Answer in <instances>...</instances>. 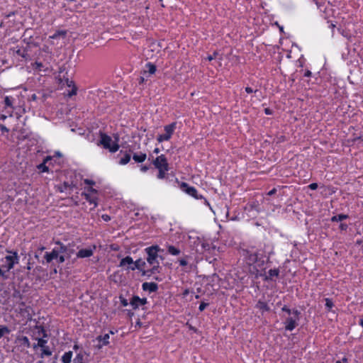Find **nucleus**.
I'll return each mask as SVG.
<instances>
[{
	"instance_id": "32",
	"label": "nucleus",
	"mask_w": 363,
	"mask_h": 363,
	"mask_svg": "<svg viewBox=\"0 0 363 363\" xmlns=\"http://www.w3.org/2000/svg\"><path fill=\"white\" fill-rule=\"evenodd\" d=\"M109 333H107L104 335L97 337L96 340L99 342H102L103 345H108L109 344Z\"/></svg>"
},
{
	"instance_id": "45",
	"label": "nucleus",
	"mask_w": 363,
	"mask_h": 363,
	"mask_svg": "<svg viewBox=\"0 0 363 363\" xmlns=\"http://www.w3.org/2000/svg\"><path fill=\"white\" fill-rule=\"evenodd\" d=\"M120 301L123 306H127L129 304L128 300L123 296H120Z\"/></svg>"
},
{
	"instance_id": "47",
	"label": "nucleus",
	"mask_w": 363,
	"mask_h": 363,
	"mask_svg": "<svg viewBox=\"0 0 363 363\" xmlns=\"http://www.w3.org/2000/svg\"><path fill=\"white\" fill-rule=\"evenodd\" d=\"M86 191L85 193H89V194H96L97 193V191L96 189H94L93 187L90 186L87 189H86Z\"/></svg>"
},
{
	"instance_id": "10",
	"label": "nucleus",
	"mask_w": 363,
	"mask_h": 363,
	"mask_svg": "<svg viewBox=\"0 0 363 363\" xmlns=\"http://www.w3.org/2000/svg\"><path fill=\"white\" fill-rule=\"evenodd\" d=\"M280 271L278 268L271 269L268 271L267 274H259L260 277H263L265 281H273L274 277L279 276Z\"/></svg>"
},
{
	"instance_id": "7",
	"label": "nucleus",
	"mask_w": 363,
	"mask_h": 363,
	"mask_svg": "<svg viewBox=\"0 0 363 363\" xmlns=\"http://www.w3.org/2000/svg\"><path fill=\"white\" fill-rule=\"evenodd\" d=\"M179 186L181 190L186 193L188 195L195 198L196 199H203L204 203L207 206H210L209 202L202 195L198 194V191L194 186H191L186 182H182Z\"/></svg>"
},
{
	"instance_id": "52",
	"label": "nucleus",
	"mask_w": 363,
	"mask_h": 363,
	"mask_svg": "<svg viewBox=\"0 0 363 363\" xmlns=\"http://www.w3.org/2000/svg\"><path fill=\"white\" fill-rule=\"evenodd\" d=\"M318 184L317 183H311V184L308 185V188L311 190H315L317 189L318 188Z\"/></svg>"
},
{
	"instance_id": "22",
	"label": "nucleus",
	"mask_w": 363,
	"mask_h": 363,
	"mask_svg": "<svg viewBox=\"0 0 363 363\" xmlns=\"http://www.w3.org/2000/svg\"><path fill=\"white\" fill-rule=\"evenodd\" d=\"M255 308L261 311L262 313L268 312L270 311V308L268 306L267 303L262 300H259L257 301Z\"/></svg>"
},
{
	"instance_id": "13",
	"label": "nucleus",
	"mask_w": 363,
	"mask_h": 363,
	"mask_svg": "<svg viewBox=\"0 0 363 363\" xmlns=\"http://www.w3.org/2000/svg\"><path fill=\"white\" fill-rule=\"evenodd\" d=\"M146 266V262L143 260L142 259H138L136 261H133V264L131 267H128V269H130L132 271H134L135 269H138L139 271L142 272V274L143 275V271H146L145 269V267Z\"/></svg>"
},
{
	"instance_id": "18",
	"label": "nucleus",
	"mask_w": 363,
	"mask_h": 363,
	"mask_svg": "<svg viewBox=\"0 0 363 363\" xmlns=\"http://www.w3.org/2000/svg\"><path fill=\"white\" fill-rule=\"evenodd\" d=\"M42 332H43V338H38V342L37 344H35L33 345V349H36L37 347H40V348H43V347H45L48 342V340H45L44 337H46L48 336L45 330L44 329H42Z\"/></svg>"
},
{
	"instance_id": "23",
	"label": "nucleus",
	"mask_w": 363,
	"mask_h": 363,
	"mask_svg": "<svg viewBox=\"0 0 363 363\" xmlns=\"http://www.w3.org/2000/svg\"><path fill=\"white\" fill-rule=\"evenodd\" d=\"M147 158V155L143 152H136L133 155V160L137 163L143 162Z\"/></svg>"
},
{
	"instance_id": "25",
	"label": "nucleus",
	"mask_w": 363,
	"mask_h": 363,
	"mask_svg": "<svg viewBox=\"0 0 363 363\" xmlns=\"http://www.w3.org/2000/svg\"><path fill=\"white\" fill-rule=\"evenodd\" d=\"M133 259L130 256H127L125 257V258H123L121 262H120V264H119V267H125V266H128V267H131V265L133 266Z\"/></svg>"
},
{
	"instance_id": "33",
	"label": "nucleus",
	"mask_w": 363,
	"mask_h": 363,
	"mask_svg": "<svg viewBox=\"0 0 363 363\" xmlns=\"http://www.w3.org/2000/svg\"><path fill=\"white\" fill-rule=\"evenodd\" d=\"M145 67L147 68V69L146 71H147L149 76L155 74L157 70L156 66L154 64H152V62H147L146 64Z\"/></svg>"
},
{
	"instance_id": "16",
	"label": "nucleus",
	"mask_w": 363,
	"mask_h": 363,
	"mask_svg": "<svg viewBox=\"0 0 363 363\" xmlns=\"http://www.w3.org/2000/svg\"><path fill=\"white\" fill-rule=\"evenodd\" d=\"M32 68L34 71L37 72H47L49 70L50 67L47 66L45 63L36 60L34 63L31 64Z\"/></svg>"
},
{
	"instance_id": "4",
	"label": "nucleus",
	"mask_w": 363,
	"mask_h": 363,
	"mask_svg": "<svg viewBox=\"0 0 363 363\" xmlns=\"http://www.w3.org/2000/svg\"><path fill=\"white\" fill-rule=\"evenodd\" d=\"M9 252L11 253L12 255H6L0 259V261L3 262L1 268L4 269L7 272H9V271L13 269L14 265L18 264L19 261V257L16 251H9Z\"/></svg>"
},
{
	"instance_id": "49",
	"label": "nucleus",
	"mask_w": 363,
	"mask_h": 363,
	"mask_svg": "<svg viewBox=\"0 0 363 363\" xmlns=\"http://www.w3.org/2000/svg\"><path fill=\"white\" fill-rule=\"evenodd\" d=\"M150 169V167L149 166H147V165H141L140 167V169L142 172H146L149 170Z\"/></svg>"
},
{
	"instance_id": "26",
	"label": "nucleus",
	"mask_w": 363,
	"mask_h": 363,
	"mask_svg": "<svg viewBox=\"0 0 363 363\" xmlns=\"http://www.w3.org/2000/svg\"><path fill=\"white\" fill-rule=\"evenodd\" d=\"M131 158V155L130 152H125L123 156L121 157L118 163L121 165H125L128 164Z\"/></svg>"
},
{
	"instance_id": "51",
	"label": "nucleus",
	"mask_w": 363,
	"mask_h": 363,
	"mask_svg": "<svg viewBox=\"0 0 363 363\" xmlns=\"http://www.w3.org/2000/svg\"><path fill=\"white\" fill-rule=\"evenodd\" d=\"M178 261L179 262V264L182 267H185L188 264V262L185 259H179Z\"/></svg>"
},
{
	"instance_id": "5",
	"label": "nucleus",
	"mask_w": 363,
	"mask_h": 363,
	"mask_svg": "<svg viewBox=\"0 0 363 363\" xmlns=\"http://www.w3.org/2000/svg\"><path fill=\"white\" fill-rule=\"evenodd\" d=\"M100 140L98 145H103L104 148L108 149L111 152H116L119 149V145L117 142L112 143L111 138L105 134L101 133L100 135Z\"/></svg>"
},
{
	"instance_id": "15",
	"label": "nucleus",
	"mask_w": 363,
	"mask_h": 363,
	"mask_svg": "<svg viewBox=\"0 0 363 363\" xmlns=\"http://www.w3.org/2000/svg\"><path fill=\"white\" fill-rule=\"evenodd\" d=\"M15 101V99L11 96H6L4 98V104L5 108H10L11 111H8L7 113L9 114V116H12L13 111L14 110L13 103Z\"/></svg>"
},
{
	"instance_id": "46",
	"label": "nucleus",
	"mask_w": 363,
	"mask_h": 363,
	"mask_svg": "<svg viewBox=\"0 0 363 363\" xmlns=\"http://www.w3.org/2000/svg\"><path fill=\"white\" fill-rule=\"evenodd\" d=\"M208 306V303H205V302L202 301L199 307V310L200 311H203Z\"/></svg>"
},
{
	"instance_id": "48",
	"label": "nucleus",
	"mask_w": 363,
	"mask_h": 363,
	"mask_svg": "<svg viewBox=\"0 0 363 363\" xmlns=\"http://www.w3.org/2000/svg\"><path fill=\"white\" fill-rule=\"evenodd\" d=\"M58 263L62 264L65 261V257L64 255H58V257L56 259Z\"/></svg>"
},
{
	"instance_id": "19",
	"label": "nucleus",
	"mask_w": 363,
	"mask_h": 363,
	"mask_svg": "<svg viewBox=\"0 0 363 363\" xmlns=\"http://www.w3.org/2000/svg\"><path fill=\"white\" fill-rule=\"evenodd\" d=\"M19 313L24 317L30 316V308L26 306L24 302H21L18 308Z\"/></svg>"
},
{
	"instance_id": "61",
	"label": "nucleus",
	"mask_w": 363,
	"mask_h": 363,
	"mask_svg": "<svg viewBox=\"0 0 363 363\" xmlns=\"http://www.w3.org/2000/svg\"><path fill=\"white\" fill-rule=\"evenodd\" d=\"M312 1H313V2H314L315 4V5L317 6V7L318 9H320V7H321V3L320 2H319L318 0H312Z\"/></svg>"
},
{
	"instance_id": "57",
	"label": "nucleus",
	"mask_w": 363,
	"mask_h": 363,
	"mask_svg": "<svg viewBox=\"0 0 363 363\" xmlns=\"http://www.w3.org/2000/svg\"><path fill=\"white\" fill-rule=\"evenodd\" d=\"M276 193H277V189L276 188H273L272 190H270L267 193V195L272 196V195L275 194Z\"/></svg>"
},
{
	"instance_id": "43",
	"label": "nucleus",
	"mask_w": 363,
	"mask_h": 363,
	"mask_svg": "<svg viewBox=\"0 0 363 363\" xmlns=\"http://www.w3.org/2000/svg\"><path fill=\"white\" fill-rule=\"evenodd\" d=\"M281 311L283 312H286L289 315H293V310H291L287 306L284 305L282 308H281Z\"/></svg>"
},
{
	"instance_id": "21",
	"label": "nucleus",
	"mask_w": 363,
	"mask_h": 363,
	"mask_svg": "<svg viewBox=\"0 0 363 363\" xmlns=\"http://www.w3.org/2000/svg\"><path fill=\"white\" fill-rule=\"evenodd\" d=\"M51 160H52L51 157H50V156L46 157L43 160V162L37 166L38 169L40 172H49V168L46 165V163L48 161H50Z\"/></svg>"
},
{
	"instance_id": "9",
	"label": "nucleus",
	"mask_w": 363,
	"mask_h": 363,
	"mask_svg": "<svg viewBox=\"0 0 363 363\" xmlns=\"http://www.w3.org/2000/svg\"><path fill=\"white\" fill-rule=\"evenodd\" d=\"M96 246L93 245L92 247L89 248H82L80 249L76 254L77 258H88L91 257L94 255V250H96Z\"/></svg>"
},
{
	"instance_id": "40",
	"label": "nucleus",
	"mask_w": 363,
	"mask_h": 363,
	"mask_svg": "<svg viewBox=\"0 0 363 363\" xmlns=\"http://www.w3.org/2000/svg\"><path fill=\"white\" fill-rule=\"evenodd\" d=\"M12 296L14 298H16L18 300H21L22 299V294L21 293V291L19 290H14L13 294H12Z\"/></svg>"
},
{
	"instance_id": "36",
	"label": "nucleus",
	"mask_w": 363,
	"mask_h": 363,
	"mask_svg": "<svg viewBox=\"0 0 363 363\" xmlns=\"http://www.w3.org/2000/svg\"><path fill=\"white\" fill-rule=\"evenodd\" d=\"M18 340L21 342V345L26 346V347H30V341L28 337L26 336H21L18 337Z\"/></svg>"
},
{
	"instance_id": "34",
	"label": "nucleus",
	"mask_w": 363,
	"mask_h": 363,
	"mask_svg": "<svg viewBox=\"0 0 363 363\" xmlns=\"http://www.w3.org/2000/svg\"><path fill=\"white\" fill-rule=\"evenodd\" d=\"M41 354H40V357L41 358H43L44 357H49V356H51L52 354V352L51 351V350L50 349V347L48 346H45V347H43L41 348Z\"/></svg>"
},
{
	"instance_id": "60",
	"label": "nucleus",
	"mask_w": 363,
	"mask_h": 363,
	"mask_svg": "<svg viewBox=\"0 0 363 363\" xmlns=\"http://www.w3.org/2000/svg\"><path fill=\"white\" fill-rule=\"evenodd\" d=\"M312 75V72L310 70H306L304 73V77H309Z\"/></svg>"
},
{
	"instance_id": "24",
	"label": "nucleus",
	"mask_w": 363,
	"mask_h": 363,
	"mask_svg": "<svg viewBox=\"0 0 363 363\" xmlns=\"http://www.w3.org/2000/svg\"><path fill=\"white\" fill-rule=\"evenodd\" d=\"M82 196L90 203L94 204V207L97 206V198L95 196H91L89 193H82Z\"/></svg>"
},
{
	"instance_id": "30",
	"label": "nucleus",
	"mask_w": 363,
	"mask_h": 363,
	"mask_svg": "<svg viewBox=\"0 0 363 363\" xmlns=\"http://www.w3.org/2000/svg\"><path fill=\"white\" fill-rule=\"evenodd\" d=\"M74 186L72 184H69L68 182H65L62 185L57 186V191L60 192H64L68 189H72Z\"/></svg>"
},
{
	"instance_id": "64",
	"label": "nucleus",
	"mask_w": 363,
	"mask_h": 363,
	"mask_svg": "<svg viewBox=\"0 0 363 363\" xmlns=\"http://www.w3.org/2000/svg\"><path fill=\"white\" fill-rule=\"evenodd\" d=\"M67 84L68 86H74V82L72 81H69V79H67Z\"/></svg>"
},
{
	"instance_id": "44",
	"label": "nucleus",
	"mask_w": 363,
	"mask_h": 363,
	"mask_svg": "<svg viewBox=\"0 0 363 363\" xmlns=\"http://www.w3.org/2000/svg\"><path fill=\"white\" fill-rule=\"evenodd\" d=\"M339 228L341 231H346L348 228V225L347 223H341L339 225Z\"/></svg>"
},
{
	"instance_id": "20",
	"label": "nucleus",
	"mask_w": 363,
	"mask_h": 363,
	"mask_svg": "<svg viewBox=\"0 0 363 363\" xmlns=\"http://www.w3.org/2000/svg\"><path fill=\"white\" fill-rule=\"evenodd\" d=\"M13 52L23 58L25 60H30V56L28 53V50L26 48L21 49V48H16L13 49Z\"/></svg>"
},
{
	"instance_id": "14",
	"label": "nucleus",
	"mask_w": 363,
	"mask_h": 363,
	"mask_svg": "<svg viewBox=\"0 0 363 363\" xmlns=\"http://www.w3.org/2000/svg\"><path fill=\"white\" fill-rule=\"evenodd\" d=\"M60 255L58 249L55 247L51 252H46L44 258L47 263H50L53 259H56Z\"/></svg>"
},
{
	"instance_id": "42",
	"label": "nucleus",
	"mask_w": 363,
	"mask_h": 363,
	"mask_svg": "<svg viewBox=\"0 0 363 363\" xmlns=\"http://www.w3.org/2000/svg\"><path fill=\"white\" fill-rule=\"evenodd\" d=\"M8 273L9 272H7L4 269H1L0 267V277H1L4 280H6V279H9Z\"/></svg>"
},
{
	"instance_id": "17",
	"label": "nucleus",
	"mask_w": 363,
	"mask_h": 363,
	"mask_svg": "<svg viewBox=\"0 0 363 363\" xmlns=\"http://www.w3.org/2000/svg\"><path fill=\"white\" fill-rule=\"evenodd\" d=\"M142 289L145 291H149L150 293H152L157 291L158 285L155 282H144L142 284Z\"/></svg>"
},
{
	"instance_id": "39",
	"label": "nucleus",
	"mask_w": 363,
	"mask_h": 363,
	"mask_svg": "<svg viewBox=\"0 0 363 363\" xmlns=\"http://www.w3.org/2000/svg\"><path fill=\"white\" fill-rule=\"evenodd\" d=\"M10 333V330L6 326H2L0 328V338H1L4 335L9 334Z\"/></svg>"
},
{
	"instance_id": "11",
	"label": "nucleus",
	"mask_w": 363,
	"mask_h": 363,
	"mask_svg": "<svg viewBox=\"0 0 363 363\" xmlns=\"http://www.w3.org/2000/svg\"><path fill=\"white\" fill-rule=\"evenodd\" d=\"M147 303V299L146 298H140L138 296H133L130 301V304L133 307L134 310H136L140 306H144Z\"/></svg>"
},
{
	"instance_id": "54",
	"label": "nucleus",
	"mask_w": 363,
	"mask_h": 363,
	"mask_svg": "<svg viewBox=\"0 0 363 363\" xmlns=\"http://www.w3.org/2000/svg\"><path fill=\"white\" fill-rule=\"evenodd\" d=\"M347 362L348 359L345 356L341 359L336 361L335 363H347Z\"/></svg>"
},
{
	"instance_id": "38",
	"label": "nucleus",
	"mask_w": 363,
	"mask_h": 363,
	"mask_svg": "<svg viewBox=\"0 0 363 363\" xmlns=\"http://www.w3.org/2000/svg\"><path fill=\"white\" fill-rule=\"evenodd\" d=\"M73 363H85L84 355L81 353L77 354L73 360Z\"/></svg>"
},
{
	"instance_id": "56",
	"label": "nucleus",
	"mask_w": 363,
	"mask_h": 363,
	"mask_svg": "<svg viewBox=\"0 0 363 363\" xmlns=\"http://www.w3.org/2000/svg\"><path fill=\"white\" fill-rule=\"evenodd\" d=\"M264 113L266 115H272L273 113V111L269 108H264Z\"/></svg>"
},
{
	"instance_id": "28",
	"label": "nucleus",
	"mask_w": 363,
	"mask_h": 363,
	"mask_svg": "<svg viewBox=\"0 0 363 363\" xmlns=\"http://www.w3.org/2000/svg\"><path fill=\"white\" fill-rule=\"evenodd\" d=\"M55 244L60 246V248H57L60 253H67L68 251V247L71 245L70 243L68 245H66L59 240L56 241Z\"/></svg>"
},
{
	"instance_id": "50",
	"label": "nucleus",
	"mask_w": 363,
	"mask_h": 363,
	"mask_svg": "<svg viewBox=\"0 0 363 363\" xmlns=\"http://www.w3.org/2000/svg\"><path fill=\"white\" fill-rule=\"evenodd\" d=\"M84 183L87 185H91V186L95 184V182H94L93 180L89 179H84Z\"/></svg>"
},
{
	"instance_id": "62",
	"label": "nucleus",
	"mask_w": 363,
	"mask_h": 363,
	"mask_svg": "<svg viewBox=\"0 0 363 363\" xmlns=\"http://www.w3.org/2000/svg\"><path fill=\"white\" fill-rule=\"evenodd\" d=\"M216 55H217V53H216V52H214V53H213V55H209V56H208V57H207V58H208V60L209 61H211L212 60H213V59L215 58V57H216Z\"/></svg>"
},
{
	"instance_id": "12",
	"label": "nucleus",
	"mask_w": 363,
	"mask_h": 363,
	"mask_svg": "<svg viewBox=\"0 0 363 363\" xmlns=\"http://www.w3.org/2000/svg\"><path fill=\"white\" fill-rule=\"evenodd\" d=\"M40 56L43 58V61L47 66L50 67V62L52 60V54L49 50L48 47H45L41 50Z\"/></svg>"
},
{
	"instance_id": "31",
	"label": "nucleus",
	"mask_w": 363,
	"mask_h": 363,
	"mask_svg": "<svg viewBox=\"0 0 363 363\" xmlns=\"http://www.w3.org/2000/svg\"><path fill=\"white\" fill-rule=\"evenodd\" d=\"M72 357V352L69 351L65 352L62 357V362L63 363H71Z\"/></svg>"
},
{
	"instance_id": "58",
	"label": "nucleus",
	"mask_w": 363,
	"mask_h": 363,
	"mask_svg": "<svg viewBox=\"0 0 363 363\" xmlns=\"http://www.w3.org/2000/svg\"><path fill=\"white\" fill-rule=\"evenodd\" d=\"M0 128L3 132L8 133L9 131V129L7 128L4 125H0Z\"/></svg>"
},
{
	"instance_id": "6",
	"label": "nucleus",
	"mask_w": 363,
	"mask_h": 363,
	"mask_svg": "<svg viewBox=\"0 0 363 363\" xmlns=\"http://www.w3.org/2000/svg\"><path fill=\"white\" fill-rule=\"evenodd\" d=\"M300 315L301 312L299 311L297 309L293 310L292 316L287 317L283 323L285 330L292 331L297 327Z\"/></svg>"
},
{
	"instance_id": "55",
	"label": "nucleus",
	"mask_w": 363,
	"mask_h": 363,
	"mask_svg": "<svg viewBox=\"0 0 363 363\" xmlns=\"http://www.w3.org/2000/svg\"><path fill=\"white\" fill-rule=\"evenodd\" d=\"M102 219L104 220V221H109L111 220V217L110 216L107 215V214H104L102 215L101 216Z\"/></svg>"
},
{
	"instance_id": "8",
	"label": "nucleus",
	"mask_w": 363,
	"mask_h": 363,
	"mask_svg": "<svg viewBox=\"0 0 363 363\" xmlns=\"http://www.w3.org/2000/svg\"><path fill=\"white\" fill-rule=\"evenodd\" d=\"M177 123L173 122L169 125H167L164 127V133L160 134L157 137V140L159 143H162L164 141H168L172 138L175 129H176Z\"/></svg>"
},
{
	"instance_id": "59",
	"label": "nucleus",
	"mask_w": 363,
	"mask_h": 363,
	"mask_svg": "<svg viewBox=\"0 0 363 363\" xmlns=\"http://www.w3.org/2000/svg\"><path fill=\"white\" fill-rule=\"evenodd\" d=\"M245 91L247 93V94H251L254 91V90L250 87V86H247L245 87Z\"/></svg>"
},
{
	"instance_id": "35",
	"label": "nucleus",
	"mask_w": 363,
	"mask_h": 363,
	"mask_svg": "<svg viewBox=\"0 0 363 363\" xmlns=\"http://www.w3.org/2000/svg\"><path fill=\"white\" fill-rule=\"evenodd\" d=\"M167 252L172 255H178L180 253V250L173 245L167 247Z\"/></svg>"
},
{
	"instance_id": "29",
	"label": "nucleus",
	"mask_w": 363,
	"mask_h": 363,
	"mask_svg": "<svg viewBox=\"0 0 363 363\" xmlns=\"http://www.w3.org/2000/svg\"><path fill=\"white\" fill-rule=\"evenodd\" d=\"M149 77H150V76L147 73V71H145V70L141 71L140 75L138 79L139 84L144 83L145 82H146L148 79Z\"/></svg>"
},
{
	"instance_id": "53",
	"label": "nucleus",
	"mask_w": 363,
	"mask_h": 363,
	"mask_svg": "<svg viewBox=\"0 0 363 363\" xmlns=\"http://www.w3.org/2000/svg\"><path fill=\"white\" fill-rule=\"evenodd\" d=\"M77 94V87L75 86H73L72 91L69 93V96H72L73 95Z\"/></svg>"
},
{
	"instance_id": "41",
	"label": "nucleus",
	"mask_w": 363,
	"mask_h": 363,
	"mask_svg": "<svg viewBox=\"0 0 363 363\" xmlns=\"http://www.w3.org/2000/svg\"><path fill=\"white\" fill-rule=\"evenodd\" d=\"M66 35V32L65 31L58 30L56 33H55L52 35L50 36V38H52V39H55V38H57L60 35Z\"/></svg>"
},
{
	"instance_id": "1",
	"label": "nucleus",
	"mask_w": 363,
	"mask_h": 363,
	"mask_svg": "<svg viewBox=\"0 0 363 363\" xmlns=\"http://www.w3.org/2000/svg\"><path fill=\"white\" fill-rule=\"evenodd\" d=\"M271 252L267 250L265 244L259 243L257 246H248L246 249L241 250V255L245 263L253 267L256 274L259 269H264V264L269 261Z\"/></svg>"
},
{
	"instance_id": "3",
	"label": "nucleus",
	"mask_w": 363,
	"mask_h": 363,
	"mask_svg": "<svg viewBox=\"0 0 363 363\" xmlns=\"http://www.w3.org/2000/svg\"><path fill=\"white\" fill-rule=\"evenodd\" d=\"M152 159V164L155 169L158 170L157 178L158 179H164L167 178V172L169 170V164L166 156L163 154L157 156L155 159L152 155H150L148 160Z\"/></svg>"
},
{
	"instance_id": "63",
	"label": "nucleus",
	"mask_w": 363,
	"mask_h": 363,
	"mask_svg": "<svg viewBox=\"0 0 363 363\" xmlns=\"http://www.w3.org/2000/svg\"><path fill=\"white\" fill-rule=\"evenodd\" d=\"M74 250L73 249H69V248L68 247V251H67V254L68 257H70V255H71L72 253H74Z\"/></svg>"
},
{
	"instance_id": "27",
	"label": "nucleus",
	"mask_w": 363,
	"mask_h": 363,
	"mask_svg": "<svg viewBox=\"0 0 363 363\" xmlns=\"http://www.w3.org/2000/svg\"><path fill=\"white\" fill-rule=\"evenodd\" d=\"M348 218H349L348 215H346V214H338V215L333 216L330 218V220L332 222H341L343 220L347 219Z\"/></svg>"
},
{
	"instance_id": "37",
	"label": "nucleus",
	"mask_w": 363,
	"mask_h": 363,
	"mask_svg": "<svg viewBox=\"0 0 363 363\" xmlns=\"http://www.w3.org/2000/svg\"><path fill=\"white\" fill-rule=\"evenodd\" d=\"M325 308L327 309L328 311H330L333 308V307L334 306V303H333V301H332V299L329 298H325Z\"/></svg>"
},
{
	"instance_id": "2",
	"label": "nucleus",
	"mask_w": 363,
	"mask_h": 363,
	"mask_svg": "<svg viewBox=\"0 0 363 363\" xmlns=\"http://www.w3.org/2000/svg\"><path fill=\"white\" fill-rule=\"evenodd\" d=\"M162 251L163 250L158 245H152L145 249L147 255L146 260L150 266H151V268L147 271H143L144 276L150 277L152 274L160 272L161 267L160 266L159 259H163V257L160 256L158 253Z\"/></svg>"
}]
</instances>
